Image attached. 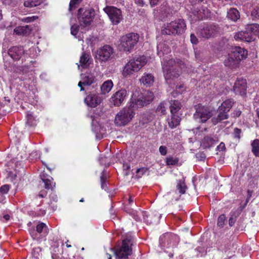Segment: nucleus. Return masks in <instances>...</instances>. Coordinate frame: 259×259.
I'll return each instance as SVG.
<instances>
[{
    "label": "nucleus",
    "mask_w": 259,
    "mask_h": 259,
    "mask_svg": "<svg viewBox=\"0 0 259 259\" xmlns=\"http://www.w3.org/2000/svg\"><path fill=\"white\" fill-rule=\"evenodd\" d=\"M247 89V82L245 79L238 78L234 85V91L236 94H239L242 96L246 95Z\"/></svg>",
    "instance_id": "obj_17"
},
{
    "label": "nucleus",
    "mask_w": 259,
    "mask_h": 259,
    "mask_svg": "<svg viewBox=\"0 0 259 259\" xmlns=\"http://www.w3.org/2000/svg\"><path fill=\"white\" fill-rule=\"evenodd\" d=\"M186 29L185 21L182 19H176L164 24L161 33L166 35H179L184 33Z\"/></svg>",
    "instance_id": "obj_5"
},
{
    "label": "nucleus",
    "mask_w": 259,
    "mask_h": 259,
    "mask_svg": "<svg viewBox=\"0 0 259 259\" xmlns=\"http://www.w3.org/2000/svg\"><path fill=\"white\" fill-rule=\"evenodd\" d=\"M30 157H31V158H39L40 157V154L39 152L37 151H33L30 154Z\"/></svg>",
    "instance_id": "obj_58"
},
{
    "label": "nucleus",
    "mask_w": 259,
    "mask_h": 259,
    "mask_svg": "<svg viewBox=\"0 0 259 259\" xmlns=\"http://www.w3.org/2000/svg\"><path fill=\"white\" fill-rule=\"evenodd\" d=\"M251 16L253 19H259V6H255L251 11Z\"/></svg>",
    "instance_id": "obj_47"
},
{
    "label": "nucleus",
    "mask_w": 259,
    "mask_h": 259,
    "mask_svg": "<svg viewBox=\"0 0 259 259\" xmlns=\"http://www.w3.org/2000/svg\"><path fill=\"white\" fill-rule=\"evenodd\" d=\"M179 242V237L171 233H165L159 238V245L165 252L166 251V249L176 246Z\"/></svg>",
    "instance_id": "obj_10"
},
{
    "label": "nucleus",
    "mask_w": 259,
    "mask_h": 259,
    "mask_svg": "<svg viewBox=\"0 0 259 259\" xmlns=\"http://www.w3.org/2000/svg\"><path fill=\"white\" fill-rule=\"evenodd\" d=\"M247 54V50L240 47L233 48L230 53L231 58L234 57L239 62L241 60L245 59Z\"/></svg>",
    "instance_id": "obj_23"
},
{
    "label": "nucleus",
    "mask_w": 259,
    "mask_h": 259,
    "mask_svg": "<svg viewBox=\"0 0 259 259\" xmlns=\"http://www.w3.org/2000/svg\"><path fill=\"white\" fill-rule=\"evenodd\" d=\"M108 179V176L105 174V170H104L100 177V181L101 184V188L102 189L105 190V191L109 192V188L107 186V180Z\"/></svg>",
    "instance_id": "obj_39"
},
{
    "label": "nucleus",
    "mask_w": 259,
    "mask_h": 259,
    "mask_svg": "<svg viewBox=\"0 0 259 259\" xmlns=\"http://www.w3.org/2000/svg\"><path fill=\"white\" fill-rule=\"evenodd\" d=\"M95 77L92 73H87L81 75V80L78 82V85L80 88V91H84V88L83 87H88L94 82Z\"/></svg>",
    "instance_id": "obj_21"
},
{
    "label": "nucleus",
    "mask_w": 259,
    "mask_h": 259,
    "mask_svg": "<svg viewBox=\"0 0 259 259\" xmlns=\"http://www.w3.org/2000/svg\"><path fill=\"white\" fill-rule=\"evenodd\" d=\"M218 115L217 116L213 117L211 119L212 122L214 125H215L219 122L229 118V115L228 114L227 112L219 111V109H218Z\"/></svg>",
    "instance_id": "obj_30"
},
{
    "label": "nucleus",
    "mask_w": 259,
    "mask_h": 259,
    "mask_svg": "<svg viewBox=\"0 0 259 259\" xmlns=\"http://www.w3.org/2000/svg\"><path fill=\"white\" fill-rule=\"evenodd\" d=\"M193 17L191 20L195 22L198 20L208 18L210 16V12L207 8L202 7L200 9L197 8V10H194L192 12Z\"/></svg>",
    "instance_id": "obj_19"
},
{
    "label": "nucleus",
    "mask_w": 259,
    "mask_h": 259,
    "mask_svg": "<svg viewBox=\"0 0 259 259\" xmlns=\"http://www.w3.org/2000/svg\"><path fill=\"white\" fill-rule=\"evenodd\" d=\"M147 171V168L146 167H141L140 168H138L136 170V176L138 178H141L142 176Z\"/></svg>",
    "instance_id": "obj_51"
},
{
    "label": "nucleus",
    "mask_w": 259,
    "mask_h": 259,
    "mask_svg": "<svg viewBox=\"0 0 259 259\" xmlns=\"http://www.w3.org/2000/svg\"><path fill=\"white\" fill-rule=\"evenodd\" d=\"M8 55L13 60H19L24 53V50L22 47H13L11 48L8 52Z\"/></svg>",
    "instance_id": "obj_25"
},
{
    "label": "nucleus",
    "mask_w": 259,
    "mask_h": 259,
    "mask_svg": "<svg viewBox=\"0 0 259 259\" xmlns=\"http://www.w3.org/2000/svg\"><path fill=\"white\" fill-rule=\"evenodd\" d=\"M227 17L234 22L237 21L240 18V13L235 8H231L227 12Z\"/></svg>",
    "instance_id": "obj_35"
},
{
    "label": "nucleus",
    "mask_w": 259,
    "mask_h": 259,
    "mask_svg": "<svg viewBox=\"0 0 259 259\" xmlns=\"http://www.w3.org/2000/svg\"><path fill=\"white\" fill-rule=\"evenodd\" d=\"M147 58L144 56H139L130 60L125 65L123 75L127 76L139 71L147 63Z\"/></svg>",
    "instance_id": "obj_6"
},
{
    "label": "nucleus",
    "mask_w": 259,
    "mask_h": 259,
    "mask_svg": "<svg viewBox=\"0 0 259 259\" xmlns=\"http://www.w3.org/2000/svg\"><path fill=\"white\" fill-rule=\"evenodd\" d=\"M196 250L199 251V252L201 253V254L200 256H202L203 255H205L206 254V252L204 251V249L203 248L199 247L196 248Z\"/></svg>",
    "instance_id": "obj_63"
},
{
    "label": "nucleus",
    "mask_w": 259,
    "mask_h": 259,
    "mask_svg": "<svg viewBox=\"0 0 259 259\" xmlns=\"http://www.w3.org/2000/svg\"><path fill=\"white\" fill-rule=\"evenodd\" d=\"M154 80L155 78L153 74L150 73H144L140 79V82L146 87L152 86Z\"/></svg>",
    "instance_id": "obj_27"
},
{
    "label": "nucleus",
    "mask_w": 259,
    "mask_h": 259,
    "mask_svg": "<svg viewBox=\"0 0 259 259\" xmlns=\"http://www.w3.org/2000/svg\"><path fill=\"white\" fill-rule=\"evenodd\" d=\"M241 111L239 109H235L232 113V116L234 118H237L241 115Z\"/></svg>",
    "instance_id": "obj_55"
},
{
    "label": "nucleus",
    "mask_w": 259,
    "mask_h": 259,
    "mask_svg": "<svg viewBox=\"0 0 259 259\" xmlns=\"http://www.w3.org/2000/svg\"><path fill=\"white\" fill-rule=\"evenodd\" d=\"M193 117L199 123H204L212 116V112L207 108L198 104L195 106Z\"/></svg>",
    "instance_id": "obj_13"
},
{
    "label": "nucleus",
    "mask_w": 259,
    "mask_h": 259,
    "mask_svg": "<svg viewBox=\"0 0 259 259\" xmlns=\"http://www.w3.org/2000/svg\"><path fill=\"white\" fill-rule=\"evenodd\" d=\"M29 232L33 240L40 242L46 239L49 233V229L46 224L38 222L35 227L29 229Z\"/></svg>",
    "instance_id": "obj_9"
},
{
    "label": "nucleus",
    "mask_w": 259,
    "mask_h": 259,
    "mask_svg": "<svg viewBox=\"0 0 259 259\" xmlns=\"http://www.w3.org/2000/svg\"><path fill=\"white\" fill-rule=\"evenodd\" d=\"M95 12L91 7L81 8L78 11V19L80 27L85 28L90 25L93 21Z\"/></svg>",
    "instance_id": "obj_8"
},
{
    "label": "nucleus",
    "mask_w": 259,
    "mask_h": 259,
    "mask_svg": "<svg viewBox=\"0 0 259 259\" xmlns=\"http://www.w3.org/2000/svg\"><path fill=\"white\" fill-rule=\"evenodd\" d=\"M113 86V83L111 80H108L105 81L101 87L102 93L103 94L108 93L111 90Z\"/></svg>",
    "instance_id": "obj_38"
},
{
    "label": "nucleus",
    "mask_w": 259,
    "mask_h": 259,
    "mask_svg": "<svg viewBox=\"0 0 259 259\" xmlns=\"http://www.w3.org/2000/svg\"><path fill=\"white\" fill-rule=\"evenodd\" d=\"M127 96V91L121 89L114 93L110 98V102L115 106H119L125 100Z\"/></svg>",
    "instance_id": "obj_16"
},
{
    "label": "nucleus",
    "mask_w": 259,
    "mask_h": 259,
    "mask_svg": "<svg viewBox=\"0 0 259 259\" xmlns=\"http://www.w3.org/2000/svg\"><path fill=\"white\" fill-rule=\"evenodd\" d=\"M133 237L131 235H127L122 240V244L114 249L110 248V251L113 253L116 259H127L132 253L131 246L133 244Z\"/></svg>",
    "instance_id": "obj_4"
},
{
    "label": "nucleus",
    "mask_w": 259,
    "mask_h": 259,
    "mask_svg": "<svg viewBox=\"0 0 259 259\" xmlns=\"http://www.w3.org/2000/svg\"><path fill=\"white\" fill-rule=\"evenodd\" d=\"M184 87L183 84H177L176 85L175 90L171 93L172 96L176 97L178 94H181L182 93V89Z\"/></svg>",
    "instance_id": "obj_48"
},
{
    "label": "nucleus",
    "mask_w": 259,
    "mask_h": 259,
    "mask_svg": "<svg viewBox=\"0 0 259 259\" xmlns=\"http://www.w3.org/2000/svg\"><path fill=\"white\" fill-rule=\"evenodd\" d=\"M31 30V26L28 25H26L25 26L17 27L14 29V32L18 35H26L28 34L30 32Z\"/></svg>",
    "instance_id": "obj_31"
},
{
    "label": "nucleus",
    "mask_w": 259,
    "mask_h": 259,
    "mask_svg": "<svg viewBox=\"0 0 259 259\" xmlns=\"http://www.w3.org/2000/svg\"><path fill=\"white\" fill-rule=\"evenodd\" d=\"M158 55L161 58V65L164 76L166 83L174 88L175 83H172V80L177 78L180 75V71L177 68L179 67L181 70L186 71V65L181 61L176 63L170 58L169 54L171 52L170 48L163 42H159L157 46Z\"/></svg>",
    "instance_id": "obj_1"
},
{
    "label": "nucleus",
    "mask_w": 259,
    "mask_h": 259,
    "mask_svg": "<svg viewBox=\"0 0 259 259\" xmlns=\"http://www.w3.org/2000/svg\"><path fill=\"white\" fill-rule=\"evenodd\" d=\"M153 98V93L149 90L145 91L140 94L138 92L135 93L131 98L129 107L133 108L135 112L136 109L141 108L150 104Z\"/></svg>",
    "instance_id": "obj_2"
},
{
    "label": "nucleus",
    "mask_w": 259,
    "mask_h": 259,
    "mask_svg": "<svg viewBox=\"0 0 259 259\" xmlns=\"http://www.w3.org/2000/svg\"><path fill=\"white\" fill-rule=\"evenodd\" d=\"M222 29L219 26L215 24H206L200 31V35L206 38L213 37L221 33Z\"/></svg>",
    "instance_id": "obj_15"
},
{
    "label": "nucleus",
    "mask_w": 259,
    "mask_h": 259,
    "mask_svg": "<svg viewBox=\"0 0 259 259\" xmlns=\"http://www.w3.org/2000/svg\"><path fill=\"white\" fill-rule=\"evenodd\" d=\"M81 1V0H71L69 4V11H71L75 9Z\"/></svg>",
    "instance_id": "obj_50"
},
{
    "label": "nucleus",
    "mask_w": 259,
    "mask_h": 259,
    "mask_svg": "<svg viewBox=\"0 0 259 259\" xmlns=\"http://www.w3.org/2000/svg\"><path fill=\"white\" fill-rule=\"evenodd\" d=\"M150 5L152 7H154L157 5L159 2L160 0H149Z\"/></svg>",
    "instance_id": "obj_62"
},
{
    "label": "nucleus",
    "mask_w": 259,
    "mask_h": 259,
    "mask_svg": "<svg viewBox=\"0 0 259 259\" xmlns=\"http://www.w3.org/2000/svg\"><path fill=\"white\" fill-rule=\"evenodd\" d=\"M26 124L29 126H34L36 124V120L33 117V114L29 112L26 115Z\"/></svg>",
    "instance_id": "obj_40"
},
{
    "label": "nucleus",
    "mask_w": 259,
    "mask_h": 259,
    "mask_svg": "<svg viewBox=\"0 0 259 259\" xmlns=\"http://www.w3.org/2000/svg\"><path fill=\"white\" fill-rule=\"evenodd\" d=\"M83 27H80L76 24H74L71 27V33L74 35L76 38H77L79 40H82L83 37L81 36L80 33H83V31L79 30L80 28H82Z\"/></svg>",
    "instance_id": "obj_37"
},
{
    "label": "nucleus",
    "mask_w": 259,
    "mask_h": 259,
    "mask_svg": "<svg viewBox=\"0 0 259 259\" xmlns=\"http://www.w3.org/2000/svg\"><path fill=\"white\" fill-rule=\"evenodd\" d=\"M166 162L168 165H173L178 162V159L172 156H168L166 158Z\"/></svg>",
    "instance_id": "obj_49"
},
{
    "label": "nucleus",
    "mask_w": 259,
    "mask_h": 259,
    "mask_svg": "<svg viewBox=\"0 0 259 259\" xmlns=\"http://www.w3.org/2000/svg\"><path fill=\"white\" fill-rule=\"evenodd\" d=\"M42 2V0H27L24 3V6L26 7L32 8L39 5Z\"/></svg>",
    "instance_id": "obj_42"
},
{
    "label": "nucleus",
    "mask_w": 259,
    "mask_h": 259,
    "mask_svg": "<svg viewBox=\"0 0 259 259\" xmlns=\"http://www.w3.org/2000/svg\"><path fill=\"white\" fill-rule=\"evenodd\" d=\"M219 141L218 138L214 135L204 137L202 141L201 145L204 148H208L213 146Z\"/></svg>",
    "instance_id": "obj_26"
},
{
    "label": "nucleus",
    "mask_w": 259,
    "mask_h": 259,
    "mask_svg": "<svg viewBox=\"0 0 259 259\" xmlns=\"http://www.w3.org/2000/svg\"><path fill=\"white\" fill-rule=\"evenodd\" d=\"M236 220L235 219H234L233 217H231L229 221V224L230 226H232L235 224Z\"/></svg>",
    "instance_id": "obj_64"
},
{
    "label": "nucleus",
    "mask_w": 259,
    "mask_h": 259,
    "mask_svg": "<svg viewBox=\"0 0 259 259\" xmlns=\"http://www.w3.org/2000/svg\"><path fill=\"white\" fill-rule=\"evenodd\" d=\"M41 180L45 184V188L52 190L55 187V183L53 182V179L50 176L41 174L40 175Z\"/></svg>",
    "instance_id": "obj_28"
},
{
    "label": "nucleus",
    "mask_w": 259,
    "mask_h": 259,
    "mask_svg": "<svg viewBox=\"0 0 259 259\" xmlns=\"http://www.w3.org/2000/svg\"><path fill=\"white\" fill-rule=\"evenodd\" d=\"M234 38L236 40L251 42L255 39V37L252 34V32H251V30L247 29V27L245 31H241L236 33L234 35Z\"/></svg>",
    "instance_id": "obj_18"
},
{
    "label": "nucleus",
    "mask_w": 259,
    "mask_h": 259,
    "mask_svg": "<svg viewBox=\"0 0 259 259\" xmlns=\"http://www.w3.org/2000/svg\"><path fill=\"white\" fill-rule=\"evenodd\" d=\"M159 151L160 153L162 155H165L166 154L167 149H166V147L165 146H161L159 147Z\"/></svg>",
    "instance_id": "obj_57"
},
{
    "label": "nucleus",
    "mask_w": 259,
    "mask_h": 259,
    "mask_svg": "<svg viewBox=\"0 0 259 259\" xmlns=\"http://www.w3.org/2000/svg\"><path fill=\"white\" fill-rule=\"evenodd\" d=\"M91 61L90 60V56L89 54L83 53L80 58L79 65L78 67H81L83 68H86L89 67Z\"/></svg>",
    "instance_id": "obj_29"
},
{
    "label": "nucleus",
    "mask_w": 259,
    "mask_h": 259,
    "mask_svg": "<svg viewBox=\"0 0 259 259\" xmlns=\"http://www.w3.org/2000/svg\"><path fill=\"white\" fill-rule=\"evenodd\" d=\"M41 248L39 247L34 248L32 251V259H40L41 258Z\"/></svg>",
    "instance_id": "obj_44"
},
{
    "label": "nucleus",
    "mask_w": 259,
    "mask_h": 259,
    "mask_svg": "<svg viewBox=\"0 0 259 259\" xmlns=\"http://www.w3.org/2000/svg\"><path fill=\"white\" fill-rule=\"evenodd\" d=\"M177 189L179 191V193L183 194L186 192L187 186L182 180H180L177 184Z\"/></svg>",
    "instance_id": "obj_45"
},
{
    "label": "nucleus",
    "mask_w": 259,
    "mask_h": 259,
    "mask_svg": "<svg viewBox=\"0 0 259 259\" xmlns=\"http://www.w3.org/2000/svg\"><path fill=\"white\" fill-rule=\"evenodd\" d=\"M166 105L165 103H161L156 109V112L159 115H164L166 114Z\"/></svg>",
    "instance_id": "obj_46"
},
{
    "label": "nucleus",
    "mask_w": 259,
    "mask_h": 259,
    "mask_svg": "<svg viewBox=\"0 0 259 259\" xmlns=\"http://www.w3.org/2000/svg\"><path fill=\"white\" fill-rule=\"evenodd\" d=\"M247 29H249V30H251L254 36L255 35H257L259 37V24H251L248 25H247Z\"/></svg>",
    "instance_id": "obj_43"
},
{
    "label": "nucleus",
    "mask_w": 259,
    "mask_h": 259,
    "mask_svg": "<svg viewBox=\"0 0 259 259\" xmlns=\"http://www.w3.org/2000/svg\"><path fill=\"white\" fill-rule=\"evenodd\" d=\"M104 11L108 16L113 25H117L123 20L121 11L113 6H107L104 8Z\"/></svg>",
    "instance_id": "obj_14"
},
{
    "label": "nucleus",
    "mask_w": 259,
    "mask_h": 259,
    "mask_svg": "<svg viewBox=\"0 0 259 259\" xmlns=\"http://www.w3.org/2000/svg\"><path fill=\"white\" fill-rule=\"evenodd\" d=\"M239 62L234 57L231 58L230 54H229L227 58L224 61V65L231 69L234 68L237 66Z\"/></svg>",
    "instance_id": "obj_34"
},
{
    "label": "nucleus",
    "mask_w": 259,
    "mask_h": 259,
    "mask_svg": "<svg viewBox=\"0 0 259 259\" xmlns=\"http://www.w3.org/2000/svg\"><path fill=\"white\" fill-rule=\"evenodd\" d=\"M37 18V17H36V16L27 17L26 18H24L22 19V21L25 22H26V23H29V22L33 21Z\"/></svg>",
    "instance_id": "obj_56"
},
{
    "label": "nucleus",
    "mask_w": 259,
    "mask_h": 259,
    "mask_svg": "<svg viewBox=\"0 0 259 259\" xmlns=\"http://www.w3.org/2000/svg\"><path fill=\"white\" fill-rule=\"evenodd\" d=\"M10 189V186L8 185H4L0 188V192L2 194H7Z\"/></svg>",
    "instance_id": "obj_54"
},
{
    "label": "nucleus",
    "mask_w": 259,
    "mask_h": 259,
    "mask_svg": "<svg viewBox=\"0 0 259 259\" xmlns=\"http://www.w3.org/2000/svg\"><path fill=\"white\" fill-rule=\"evenodd\" d=\"M170 109L171 114H178V112L181 108V104L178 100H171L170 102Z\"/></svg>",
    "instance_id": "obj_36"
},
{
    "label": "nucleus",
    "mask_w": 259,
    "mask_h": 259,
    "mask_svg": "<svg viewBox=\"0 0 259 259\" xmlns=\"http://www.w3.org/2000/svg\"><path fill=\"white\" fill-rule=\"evenodd\" d=\"M91 118L92 119V130L96 135V139L97 140H101L105 136V131L103 128L101 127V126L99 124L97 121L95 120L94 118L92 116H91Z\"/></svg>",
    "instance_id": "obj_24"
},
{
    "label": "nucleus",
    "mask_w": 259,
    "mask_h": 259,
    "mask_svg": "<svg viewBox=\"0 0 259 259\" xmlns=\"http://www.w3.org/2000/svg\"><path fill=\"white\" fill-rule=\"evenodd\" d=\"M252 152L256 157H259V140L255 139L251 143Z\"/></svg>",
    "instance_id": "obj_41"
},
{
    "label": "nucleus",
    "mask_w": 259,
    "mask_h": 259,
    "mask_svg": "<svg viewBox=\"0 0 259 259\" xmlns=\"http://www.w3.org/2000/svg\"><path fill=\"white\" fill-rule=\"evenodd\" d=\"M113 53V48L109 45H105L97 52L98 59L102 61H106Z\"/></svg>",
    "instance_id": "obj_20"
},
{
    "label": "nucleus",
    "mask_w": 259,
    "mask_h": 259,
    "mask_svg": "<svg viewBox=\"0 0 259 259\" xmlns=\"http://www.w3.org/2000/svg\"><path fill=\"white\" fill-rule=\"evenodd\" d=\"M217 149L220 151H223L225 149V145L224 143L222 142L217 147Z\"/></svg>",
    "instance_id": "obj_60"
},
{
    "label": "nucleus",
    "mask_w": 259,
    "mask_h": 259,
    "mask_svg": "<svg viewBox=\"0 0 259 259\" xmlns=\"http://www.w3.org/2000/svg\"><path fill=\"white\" fill-rule=\"evenodd\" d=\"M226 220V217L224 214H221L218 219V226L220 227H223Z\"/></svg>",
    "instance_id": "obj_52"
},
{
    "label": "nucleus",
    "mask_w": 259,
    "mask_h": 259,
    "mask_svg": "<svg viewBox=\"0 0 259 259\" xmlns=\"http://www.w3.org/2000/svg\"><path fill=\"white\" fill-rule=\"evenodd\" d=\"M101 102L100 95L96 93H91L84 99L85 103L91 107L97 106Z\"/></svg>",
    "instance_id": "obj_22"
},
{
    "label": "nucleus",
    "mask_w": 259,
    "mask_h": 259,
    "mask_svg": "<svg viewBox=\"0 0 259 259\" xmlns=\"http://www.w3.org/2000/svg\"><path fill=\"white\" fill-rule=\"evenodd\" d=\"M139 39V35L130 33L122 36L119 40L118 48L125 52L130 53L134 49Z\"/></svg>",
    "instance_id": "obj_7"
},
{
    "label": "nucleus",
    "mask_w": 259,
    "mask_h": 259,
    "mask_svg": "<svg viewBox=\"0 0 259 259\" xmlns=\"http://www.w3.org/2000/svg\"><path fill=\"white\" fill-rule=\"evenodd\" d=\"M52 259H74V253L71 249H64L62 247L52 246Z\"/></svg>",
    "instance_id": "obj_12"
},
{
    "label": "nucleus",
    "mask_w": 259,
    "mask_h": 259,
    "mask_svg": "<svg viewBox=\"0 0 259 259\" xmlns=\"http://www.w3.org/2000/svg\"><path fill=\"white\" fill-rule=\"evenodd\" d=\"M190 40L193 44H197L198 42V39L197 38L196 36L193 34H191Z\"/></svg>",
    "instance_id": "obj_59"
},
{
    "label": "nucleus",
    "mask_w": 259,
    "mask_h": 259,
    "mask_svg": "<svg viewBox=\"0 0 259 259\" xmlns=\"http://www.w3.org/2000/svg\"><path fill=\"white\" fill-rule=\"evenodd\" d=\"M10 219V216L9 214H4L2 218H1V220L3 222H7Z\"/></svg>",
    "instance_id": "obj_61"
},
{
    "label": "nucleus",
    "mask_w": 259,
    "mask_h": 259,
    "mask_svg": "<svg viewBox=\"0 0 259 259\" xmlns=\"http://www.w3.org/2000/svg\"><path fill=\"white\" fill-rule=\"evenodd\" d=\"M234 101L232 99H227L219 107V110L228 112L232 107Z\"/></svg>",
    "instance_id": "obj_33"
},
{
    "label": "nucleus",
    "mask_w": 259,
    "mask_h": 259,
    "mask_svg": "<svg viewBox=\"0 0 259 259\" xmlns=\"http://www.w3.org/2000/svg\"><path fill=\"white\" fill-rule=\"evenodd\" d=\"M170 118L168 119V124L171 128H174L178 126L181 120L178 114H171Z\"/></svg>",
    "instance_id": "obj_32"
},
{
    "label": "nucleus",
    "mask_w": 259,
    "mask_h": 259,
    "mask_svg": "<svg viewBox=\"0 0 259 259\" xmlns=\"http://www.w3.org/2000/svg\"><path fill=\"white\" fill-rule=\"evenodd\" d=\"M135 114L131 107H125L116 115L115 123L118 126L125 125L133 118Z\"/></svg>",
    "instance_id": "obj_11"
},
{
    "label": "nucleus",
    "mask_w": 259,
    "mask_h": 259,
    "mask_svg": "<svg viewBox=\"0 0 259 259\" xmlns=\"http://www.w3.org/2000/svg\"><path fill=\"white\" fill-rule=\"evenodd\" d=\"M134 202V197L133 196H130L128 199V204L125 207V211L130 213L133 218L137 221L141 220L140 215L142 214L143 218L144 221L148 224H151L153 222H158L161 215L159 216L155 215L154 218L152 219L151 216H148V213L146 211L138 212L134 210L133 209H131L128 206H132Z\"/></svg>",
    "instance_id": "obj_3"
},
{
    "label": "nucleus",
    "mask_w": 259,
    "mask_h": 259,
    "mask_svg": "<svg viewBox=\"0 0 259 259\" xmlns=\"http://www.w3.org/2000/svg\"><path fill=\"white\" fill-rule=\"evenodd\" d=\"M241 133L242 131L241 129H239L238 128H235L233 133V136L234 138L237 139L238 140L240 139L241 137Z\"/></svg>",
    "instance_id": "obj_53"
}]
</instances>
